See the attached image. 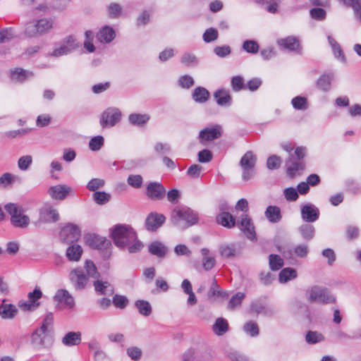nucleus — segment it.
<instances>
[{
  "label": "nucleus",
  "mask_w": 361,
  "mask_h": 361,
  "mask_svg": "<svg viewBox=\"0 0 361 361\" xmlns=\"http://www.w3.org/2000/svg\"><path fill=\"white\" fill-rule=\"evenodd\" d=\"M111 236L114 244L121 248L127 247L130 253L140 251L142 243L137 240V235L130 226L126 224H117L111 230Z\"/></svg>",
  "instance_id": "f257e3e1"
},
{
  "label": "nucleus",
  "mask_w": 361,
  "mask_h": 361,
  "mask_svg": "<svg viewBox=\"0 0 361 361\" xmlns=\"http://www.w3.org/2000/svg\"><path fill=\"white\" fill-rule=\"evenodd\" d=\"M307 149L304 147H298L293 154H290L286 161L288 176L293 178L300 176L305 168L303 159L306 156Z\"/></svg>",
  "instance_id": "f03ea898"
},
{
  "label": "nucleus",
  "mask_w": 361,
  "mask_h": 361,
  "mask_svg": "<svg viewBox=\"0 0 361 361\" xmlns=\"http://www.w3.org/2000/svg\"><path fill=\"white\" fill-rule=\"evenodd\" d=\"M6 212L11 216V224L17 228H27L30 222L28 216L25 214V210L19 204L8 203L4 206Z\"/></svg>",
  "instance_id": "7ed1b4c3"
},
{
  "label": "nucleus",
  "mask_w": 361,
  "mask_h": 361,
  "mask_svg": "<svg viewBox=\"0 0 361 361\" xmlns=\"http://www.w3.org/2000/svg\"><path fill=\"white\" fill-rule=\"evenodd\" d=\"M171 221L177 226H181V222H185L186 226H192L197 221V214L187 207H177L171 214Z\"/></svg>",
  "instance_id": "20e7f679"
},
{
  "label": "nucleus",
  "mask_w": 361,
  "mask_h": 361,
  "mask_svg": "<svg viewBox=\"0 0 361 361\" xmlns=\"http://www.w3.org/2000/svg\"><path fill=\"white\" fill-rule=\"evenodd\" d=\"M53 343L49 332L37 328L30 336V344L37 350H42L49 348Z\"/></svg>",
  "instance_id": "39448f33"
},
{
  "label": "nucleus",
  "mask_w": 361,
  "mask_h": 361,
  "mask_svg": "<svg viewBox=\"0 0 361 361\" xmlns=\"http://www.w3.org/2000/svg\"><path fill=\"white\" fill-rule=\"evenodd\" d=\"M78 47V42L76 39L72 36L65 37L61 42L56 44L51 51L48 53V56L54 57H60L67 55Z\"/></svg>",
  "instance_id": "423d86ee"
},
{
  "label": "nucleus",
  "mask_w": 361,
  "mask_h": 361,
  "mask_svg": "<svg viewBox=\"0 0 361 361\" xmlns=\"http://www.w3.org/2000/svg\"><path fill=\"white\" fill-rule=\"evenodd\" d=\"M308 300L310 302H317L322 304L334 303L336 298L326 288L319 286H313L307 290Z\"/></svg>",
  "instance_id": "0eeeda50"
},
{
  "label": "nucleus",
  "mask_w": 361,
  "mask_h": 361,
  "mask_svg": "<svg viewBox=\"0 0 361 361\" xmlns=\"http://www.w3.org/2000/svg\"><path fill=\"white\" fill-rule=\"evenodd\" d=\"M89 245L94 249L99 250L103 252V257L105 259L111 256V243L106 238L95 234L89 235L86 238Z\"/></svg>",
  "instance_id": "6e6552de"
},
{
  "label": "nucleus",
  "mask_w": 361,
  "mask_h": 361,
  "mask_svg": "<svg viewBox=\"0 0 361 361\" xmlns=\"http://www.w3.org/2000/svg\"><path fill=\"white\" fill-rule=\"evenodd\" d=\"M222 133V127L220 125L215 124L207 126L200 131L199 142L203 145H207L208 142L221 137Z\"/></svg>",
  "instance_id": "1a4fd4ad"
},
{
  "label": "nucleus",
  "mask_w": 361,
  "mask_h": 361,
  "mask_svg": "<svg viewBox=\"0 0 361 361\" xmlns=\"http://www.w3.org/2000/svg\"><path fill=\"white\" fill-rule=\"evenodd\" d=\"M81 236L80 228L73 224L63 226L59 233L60 240L66 244H74Z\"/></svg>",
  "instance_id": "9d476101"
},
{
  "label": "nucleus",
  "mask_w": 361,
  "mask_h": 361,
  "mask_svg": "<svg viewBox=\"0 0 361 361\" xmlns=\"http://www.w3.org/2000/svg\"><path fill=\"white\" fill-rule=\"evenodd\" d=\"M121 111L114 107L106 109L102 114L100 125L102 128H110L114 126L121 118Z\"/></svg>",
  "instance_id": "9b49d317"
},
{
  "label": "nucleus",
  "mask_w": 361,
  "mask_h": 361,
  "mask_svg": "<svg viewBox=\"0 0 361 361\" xmlns=\"http://www.w3.org/2000/svg\"><path fill=\"white\" fill-rule=\"evenodd\" d=\"M42 296V293L39 288H35L32 292H30L27 295V301H20L19 307L23 310L32 311L39 307V302H37Z\"/></svg>",
  "instance_id": "f8f14e48"
},
{
  "label": "nucleus",
  "mask_w": 361,
  "mask_h": 361,
  "mask_svg": "<svg viewBox=\"0 0 361 361\" xmlns=\"http://www.w3.org/2000/svg\"><path fill=\"white\" fill-rule=\"evenodd\" d=\"M47 192L53 200H63L68 197V195L72 194L73 190L72 188L68 185L59 184L50 187L48 189Z\"/></svg>",
  "instance_id": "ddd939ff"
},
{
  "label": "nucleus",
  "mask_w": 361,
  "mask_h": 361,
  "mask_svg": "<svg viewBox=\"0 0 361 361\" xmlns=\"http://www.w3.org/2000/svg\"><path fill=\"white\" fill-rule=\"evenodd\" d=\"M59 220L58 211L50 204H45L39 209V222L53 223Z\"/></svg>",
  "instance_id": "4468645a"
},
{
  "label": "nucleus",
  "mask_w": 361,
  "mask_h": 361,
  "mask_svg": "<svg viewBox=\"0 0 361 361\" xmlns=\"http://www.w3.org/2000/svg\"><path fill=\"white\" fill-rule=\"evenodd\" d=\"M238 226L250 240H255L256 234L251 219L247 214H243L238 221Z\"/></svg>",
  "instance_id": "2eb2a0df"
},
{
  "label": "nucleus",
  "mask_w": 361,
  "mask_h": 361,
  "mask_svg": "<svg viewBox=\"0 0 361 361\" xmlns=\"http://www.w3.org/2000/svg\"><path fill=\"white\" fill-rule=\"evenodd\" d=\"M54 300L64 308L72 309L75 306L73 297L66 289H59L54 295Z\"/></svg>",
  "instance_id": "dca6fc26"
},
{
  "label": "nucleus",
  "mask_w": 361,
  "mask_h": 361,
  "mask_svg": "<svg viewBox=\"0 0 361 361\" xmlns=\"http://www.w3.org/2000/svg\"><path fill=\"white\" fill-rule=\"evenodd\" d=\"M166 190L159 183L151 182L147 186V195L152 200H160L164 197Z\"/></svg>",
  "instance_id": "f3484780"
},
{
  "label": "nucleus",
  "mask_w": 361,
  "mask_h": 361,
  "mask_svg": "<svg viewBox=\"0 0 361 361\" xmlns=\"http://www.w3.org/2000/svg\"><path fill=\"white\" fill-rule=\"evenodd\" d=\"M302 219L309 223L316 221L319 216V210L312 204H306L301 207Z\"/></svg>",
  "instance_id": "a211bd4d"
},
{
  "label": "nucleus",
  "mask_w": 361,
  "mask_h": 361,
  "mask_svg": "<svg viewBox=\"0 0 361 361\" xmlns=\"http://www.w3.org/2000/svg\"><path fill=\"white\" fill-rule=\"evenodd\" d=\"M165 220L164 215L157 212H151L146 218V228L148 231H154L164 223Z\"/></svg>",
  "instance_id": "6ab92c4d"
},
{
  "label": "nucleus",
  "mask_w": 361,
  "mask_h": 361,
  "mask_svg": "<svg viewBox=\"0 0 361 361\" xmlns=\"http://www.w3.org/2000/svg\"><path fill=\"white\" fill-rule=\"evenodd\" d=\"M70 279L77 290H82L85 288L87 283V278L80 269H75L70 273Z\"/></svg>",
  "instance_id": "aec40b11"
},
{
  "label": "nucleus",
  "mask_w": 361,
  "mask_h": 361,
  "mask_svg": "<svg viewBox=\"0 0 361 361\" xmlns=\"http://www.w3.org/2000/svg\"><path fill=\"white\" fill-rule=\"evenodd\" d=\"M214 97L217 104L221 106H230L232 104V97L228 90L224 89L217 90L214 93Z\"/></svg>",
  "instance_id": "412c9836"
},
{
  "label": "nucleus",
  "mask_w": 361,
  "mask_h": 361,
  "mask_svg": "<svg viewBox=\"0 0 361 361\" xmlns=\"http://www.w3.org/2000/svg\"><path fill=\"white\" fill-rule=\"evenodd\" d=\"M18 309L14 305L4 300L0 305V317L4 319H13L17 314Z\"/></svg>",
  "instance_id": "4be33fe9"
},
{
  "label": "nucleus",
  "mask_w": 361,
  "mask_h": 361,
  "mask_svg": "<svg viewBox=\"0 0 361 361\" xmlns=\"http://www.w3.org/2000/svg\"><path fill=\"white\" fill-rule=\"evenodd\" d=\"M81 340V333L80 331H70L65 334L61 342L64 345L70 347L79 345Z\"/></svg>",
  "instance_id": "5701e85b"
},
{
  "label": "nucleus",
  "mask_w": 361,
  "mask_h": 361,
  "mask_svg": "<svg viewBox=\"0 0 361 361\" xmlns=\"http://www.w3.org/2000/svg\"><path fill=\"white\" fill-rule=\"evenodd\" d=\"M210 97L209 92L203 87H197L192 93V99L199 104L207 102Z\"/></svg>",
  "instance_id": "b1692460"
},
{
  "label": "nucleus",
  "mask_w": 361,
  "mask_h": 361,
  "mask_svg": "<svg viewBox=\"0 0 361 361\" xmlns=\"http://www.w3.org/2000/svg\"><path fill=\"white\" fill-rule=\"evenodd\" d=\"M82 252L81 246L74 243L67 248L66 255L69 261L78 262L81 258Z\"/></svg>",
  "instance_id": "393cba45"
},
{
  "label": "nucleus",
  "mask_w": 361,
  "mask_h": 361,
  "mask_svg": "<svg viewBox=\"0 0 361 361\" xmlns=\"http://www.w3.org/2000/svg\"><path fill=\"white\" fill-rule=\"evenodd\" d=\"M277 44L290 51H298L300 49L299 41L294 37L279 39Z\"/></svg>",
  "instance_id": "a878e982"
},
{
  "label": "nucleus",
  "mask_w": 361,
  "mask_h": 361,
  "mask_svg": "<svg viewBox=\"0 0 361 361\" xmlns=\"http://www.w3.org/2000/svg\"><path fill=\"white\" fill-rule=\"evenodd\" d=\"M114 29L109 26H104L97 35V38L100 42L109 43L115 37Z\"/></svg>",
  "instance_id": "bb28decb"
},
{
  "label": "nucleus",
  "mask_w": 361,
  "mask_h": 361,
  "mask_svg": "<svg viewBox=\"0 0 361 361\" xmlns=\"http://www.w3.org/2000/svg\"><path fill=\"white\" fill-rule=\"evenodd\" d=\"M149 252L158 257H164L168 252V248L161 242L154 241L149 245Z\"/></svg>",
  "instance_id": "cd10ccee"
},
{
  "label": "nucleus",
  "mask_w": 361,
  "mask_h": 361,
  "mask_svg": "<svg viewBox=\"0 0 361 361\" xmlns=\"http://www.w3.org/2000/svg\"><path fill=\"white\" fill-rule=\"evenodd\" d=\"M267 219L273 224L278 223L281 221L282 215L281 209L277 206H269L264 212Z\"/></svg>",
  "instance_id": "c85d7f7f"
},
{
  "label": "nucleus",
  "mask_w": 361,
  "mask_h": 361,
  "mask_svg": "<svg viewBox=\"0 0 361 361\" xmlns=\"http://www.w3.org/2000/svg\"><path fill=\"white\" fill-rule=\"evenodd\" d=\"M216 221L221 226L231 228L235 224V219L233 215L227 212H222L216 216Z\"/></svg>",
  "instance_id": "c756f323"
},
{
  "label": "nucleus",
  "mask_w": 361,
  "mask_h": 361,
  "mask_svg": "<svg viewBox=\"0 0 361 361\" xmlns=\"http://www.w3.org/2000/svg\"><path fill=\"white\" fill-rule=\"evenodd\" d=\"M150 119L147 114H131L128 116V121L133 126H142L145 125Z\"/></svg>",
  "instance_id": "7c9ffc66"
},
{
  "label": "nucleus",
  "mask_w": 361,
  "mask_h": 361,
  "mask_svg": "<svg viewBox=\"0 0 361 361\" xmlns=\"http://www.w3.org/2000/svg\"><path fill=\"white\" fill-rule=\"evenodd\" d=\"M334 78L333 73L322 75L317 81V87L324 92L330 90L331 81L334 80Z\"/></svg>",
  "instance_id": "2f4dec72"
},
{
  "label": "nucleus",
  "mask_w": 361,
  "mask_h": 361,
  "mask_svg": "<svg viewBox=\"0 0 361 361\" xmlns=\"http://www.w3.org/2000/svg\"><path fill=\"white\" fill-rule=\"evenodd\" d=\"M212 329L217 336H222L227 332L228 329V324L225 319L219 317L216 319L212 326Z\"/></svg>",
  "instance_id": "473e14b6"
},
{
  "label": "nucleus",
  "mask_w": 361,
  "mask_h": 361,
  "mask_svg": "<svg viewBox=\"0 0 361 361\" xmlns=\"http://www.w3.org/2000/svg\"><path fill=\"white\" fill-rule=\"evenodd\" d=\"M257 158L251 151L247 152L241 158L240 165L242 168H255Z\"/></svg>",
  "instance_id": "72a5a7b5"
},
{
  "label": "nucleus",
  "mask_w": 361,
  "mask_h": 361,
  "mask_svg": "<svg viewBox=\"0 0 361 361\" xmlns=\"http://www.w3.org/2000/svg\"><path fill=\"white\" fill-rule=\"evenodd\" d=\"M135 306L137 309L139 313L144 317H148L152 314V306L147 300H138L135 301Z\"/></svg>",
  "instance_id": "f704fd0d"
},
{
  "label": "nucleus",
  "mask_w": 361,
  "mask_h": 361,
  "mask_svg": "<svg viewBox=\"0 0 361 361\" xmlns=\"http://www.w3.org/2000/svg\"><path fill=\"white\" fill-rule=\"evenodd\" d=\"M201 253L203 256L202 259V267L206 271L212 269L216 262L214 257L209 256V250L207 248H202Z\"/></svg>",
  "instance_id": "c9c22d12"
},
{
  "label": "nucleus",
  "mask_w": 361,
  "mask_h": 361,
  "mask_svg": "<svg viewBox=\"0 0 361 361\" xmlns=\"http://www.w3.org/2000/svg\"><path fill=\"white\" fill-rule=\"evenodd\" d=\"M94 286L95 290L101 295L111 294L114 292V288L107 281H96L94 282Z\"/></svg>",
  "instance_id": "e433bc0d"
},
{
  "label": "nucleus",
  "mask_w": 361,
  "mask_h": 361,
  "mask_svg": "<svg viewBox=\"0 0 361 361\" xmlns=\"http://www.w3.org/2000/svg\"><path fill=\"white\" fill-rule=\"evenodd\" d=\"M297 277V272L293 268H284L279 274V280L280 283H286L287 281L295 279Z\"/></svg>",
  "instance_id": "4c0bfd02"
},
{
  "label": "nucleus",
  "mask_w": 361,
  "mask_h": 361,
  "mask_svg": "<svg viewBox=\"0 0 361 361\" xmlns=\"http://www.w3.org/2000/svg\"><path fill=\"white\" fill-rule=\"evenodd\" d=\"M219 252L223 257H232L237 255V250L234 245L224 244L221 245L219 248Z\"/></svg>",
  "instance_id": "58836bf2"
},
{
  "label": "nucleus",
  "mask_w": 361,
  "mask_h": 361,
  "mask_svg": "<svg viewBox=\"0 0 361 361\" xmlns=\"http://www.w3.org/2000/svg\"><path fill=\"white\" fill-rule=\"evenodd\" d=\"M299 231L305 240H310L313 238L315 229L311 224H303L299 228Z\"/></svg>",
  "instance_id": "ea45409f"
},
{
  "label": "nucleus",
  "mask_w": 361,
  "mask_h": 361,
  "mask_svg": "<svg viewBox=\"0 0 361 361\" xmlns=\"http://www.w3.org/2000/svg\"><path fill=\"white\" fill-rule=\"evenodd\" d=\"M251 310L252 311L256 312L257 314H262L266 316H271L274 313V311L272 308L257 303L252 304Z\"/></svg>",
  "instance_id": "a19ab883"
},
{
  "label": "nucleus",
  "mask_w": 361,
  "mask_h": 361,
  "mask_svg": "<svg viewBox=\"0 0 361 361\" xmlns=\"http://www.w3.org/2000/svg\"><path fill=\"white\" fill-rule=\"evenodd\" d=\"M269 267L273 271H277L283 266V259L278 255H270L269 256Z\"/></svg>",
  "instance_id": "79ce46f5"
},
{
  "label": "nucleus",
  "mask_w": 361,
  "mask_h": 361,
  "mask_svg": "<svg viewBox=\"0 0 361 361\" xmlns=\"http://www.w3.org/2000/svg\"><path fill=\"white\" fill-rule=\"evenodd\" d=\"M31 73H29L22 68H16L13 71H11V79L16 82H22L24 81L26 78H27L30 75H31Z\"/></svg>",
  "instance_id": "37998d69"
},
{
  "label": "nucleus",
  "mask_w": 361,
  "mask_h": 361,
  "mask_svg": "<svg viewBox=\"0 0 361 361\" xmlns=\"http://www.w3.org/2000/svg\"><path fill=\"white\" fill-rule=\"evenodd\" d=\"M328 41L332 47L335 56L343 61H345L344 54L336 41L331 36H328Z\"/></svg>",
  "instance_id": "c03bdc74"
},
{
  "label": "nucleus",
  "mask_w": 361,
  "mask_h": 361,
  "mask_svg": "<svg viewBox=\"0 0 361 361\" xmlns=\"http://www.w3.org/2000/svg\"><path fill=\"white\" fill-rule=\"evenodd\" d=\"M244 331L252 337H255L259 335V327L256 322L250 321L246 322L243 326Z\"/></svg>",
  "instance_id": "a18cd8bd"
},
{
  "label": "nucleus",
  "mask_w": 361,
  "mask_h": 361,
  "mask_svg": "<svg viewBox=\"0 0 361 361\" xmlns=\"http://www.w3.org/2000/svg\"><path fill=\"white\" fill-rule=\"evenodd\" d=\"M305 340L309 344H315L323 341L324 340V337L322 334L317 331H310L306 334Z\"/></svg>",
  "instance_id": "49530a36"
},
{
  "label": "nucleus",
  "mask_w": 361,
  "mask_h": 361,
  "mask_svg": "<svg viewBox=\"0 0 361 361\" xmlns=\"http://www.w3.org/2000/svg\"><path fill=\"white\" fill-rule=\"evenodd\" d=\"M291 104L293 108L297 110H306L308 107L307 99L300 96L293 98Z\"/></svg>",
  "instance_id": "de8ad7c7"
},
{
  "label": "nucleus",
  "mask_w": 361,
  "mask_h": 361,
  "mask_svg": "<svg viewBox=\"0 0 361 361\" xmlns=\"http://www.w3.org/2000/svg\"><path fill=\"white\" fill-rule=\"evenodd\" d=\"M242 47L246 52L252 54H257L259 49L258 43L255 40H245Z\"/></svg>",
  "instance_id": "09e8293b"
},
{
  "label": "nucleus",
  "mask_w": 361,
  "mask_h": 361,
  "mask_svg": "<svg viewBox=\"0 0 361 361\" xmlns=\"http://www.w3.org/2000/svg\"><path fill=\"white\" fill-rule=\"evenodd\" d=\"M111 199V195L104 191H97L93 193V200L98 204H104Z\"/></svg>",
  "instance_id": "8fccbe9b"
},
{
  "label": "nucleus",
  "mask_w": 361,
  "mask_h": 361,
  "mask_svg": "<svg viewBox=\"0 0 361 361\" xmlns=\"http://www.w3.org/2000/svg\"><path fill=\"white\" fill-rule=\"evenodd\" d=\"M127 183L132 188L138 189L140 188L142 185L143 178L140 175L131 174L128 176L127 178Z\"/></svg>",
  "instance_id": "3c124183"
},
{
  "label": "nucleus",
  "mask_w": 361,
  "mask_h": 361,
  "mask_svg": "<svg viewBox=\"0 0 361 361\" xmlns=\"http://www.w3.org/2000/svg\"><path fill=\"white\" fill-rule=\"evenodd\" d=\"M257 3L267 4V11L271 13H275L279 7V4L282 0H255Z\"/></svg>",
  "instance_id": "603ef678"
},
{
  "label": "nucleus",
  "mask_w": 361,
  "mask_h": 361,
  "mask_svg": "<svg viewBox=\"0 0 361 361\" xmlns=\"http://www.w3.org/2000/svg\"><path fill=\"white\" fill-rule=\"evenodd\" d=\"M194 83L193 78L189 75H182L178 80V85L183 89H190L194 85Z\"/></svg>",
  "instance_id": "864d4df0"
},
{
  "label": "nucleus",
  "mask_w": 361,
  "mask_h": 361,
  "mask_svg": "<svg viewBox=\"0 0 361 361\" xmlns=\"http://www.w3.org/2000/svg\"><path fill=\"white\" fill-rule=\"evenodd\" d=\"M25 34L29 37L40 36L37 23L31 22L26 25Z\"/></svg>",
  "instance_id": "5fc2aeb1"
},
{
  "label": "nucleus",
  "mask_w": 361,
  "mask_h": 361,
  "mask_svg": "<svg viewBox=\"0 0 361 361\" xmlns=\"http://www.w3.org/2000/svg\"><path fill=\"white\" fill-rule=\"evenodd\" d=\"M40 35L46 33L53 27V22L47 19H41L36 22Z\"/></svg>",
  "instance_id": "6e6d98bb"
},
{
  "label": "nucleus",
  "mask_w": 361,
  "mask_h": 361,
  "mask_svg": "<svg viewBox=\"0 0 361 361\" xmlns=\"http://www.w3.org/2000/svg\"><path fill=\"white\" fill-rule=\"evenodd\" d=\"M231 83L232 89L235 92H239L242 90H246L245 85L244 84V80L240 75L233 77Z\"/></svg>",
  "instance_id": "4d7b16f0"
},
{
  "label": "nucleus",
  "mask_w": 361,
  "mask_h": 361,
  "mask_svg": "<svg viewBox=\"0 0 361 361\" xmlns=\"http://www.w3.org/2000/svg\"><path fill=\"white\" fill-rule=\"evenodd\" d=\"M32 164V157L31 155H24L19 158L18 166L21 171H27Z\"/></svg>",
  "instance_id": "13d9d810"
},
{
  "label": "nucleus",
  "mask_w": 361,
  "mask_h": 361,
  "mask_svg": "<svg viewBox=\"0 0 361 361\" xmlns=\"http://www.w3.org/2000/svg\"><path fill=\"white\" fill-rule=\"evenodd\" d=\"M180 61L187 66H194L198 63L197 57L190 53L183 54L180 58Z\"/></svg>",
  "instance_id": "bf43d9fd"
},
{
  "label": "nucleus",
  "mask_w": 361,
  "mask_h": 361,
  "mask_svg": "<svg viewBox=\"0 0 361 361\" xmlns=\"http://www.w3.org/2000/svg\"><path fill=\"white\" fill-rule=\"evenodd\" d=\"M282 163V159L280 157L276 155L270 156L267 161V166L270 170L279 169Z\"/></svg>",
  "instance_id": "052dcab7"
},
{
  "label": "nucleus",
  "mask_w": 361,
  "mask_h": 361,
  "mask_svg": "<svg viewBox=\"0 0 361 361\" xmlns=\"http://www.w3.org/2000/svg\"><path fill=\"white\" fill-rule=\"evenodd\" d=\"M104 137L101 135H97L90 140L89 147L92 151H98L104 145Z\"/></svg>",
  "instance_id": "680f3d73"
},
{
  "label": "nucleus",
  "mask_w": 361,
  "mask_h": 361,
  "mask_svg": "<svg viewBox=\"0 0 361 361\" xmlns=\"http://www.w3.org/2000/svg\"><path fill=\"white\" fill-rule=\"evenodd\" d=\"M245 298V294L243 293H237L228 302V309L233 310L234 308L240 306L243 300Z\"/></svg>",
  "instance_id": "e2e57ef3"
},
{
  "label": "nucleus",
  "mask_w": 361,
  "mask_h": 361,
  "mask_svg": "<svg viewBox=\"0 0 361 361\" xmlns=\"http://www.w3.org/2000/svg\"><path fill=\"white\" fill-rule=\"evenodd\" d=\"M54 322V315L51 312H48L45 314L44 318L42 322L41 326L39 327L44 331L49 332L52 327Z\"/></svg>",
  "instance_id": "0e129e2a"
},
{
  "label": "nucleus",
  "mask_w": 361,
  "mask_h": 361,
  "mask_svg": "<svg viewBox=\"0 0 361 361\" xmlns=\"http://www.w3.org/2000/svg\"><path fill=\"white\" fill-rule=\"evenodd\" d=\"M202 170L203 167L202 166L193 164L188 168L187 175L191 178H197L200 177Z\"/></svg>",
  "instance_id": "69168bd1"
},
{
  "label": "nucleus",
  "mask_w": 361,
  "mask_h": 361,
  "mask_svg": "<svg viewBox=\"0 0 361 361\" xmlns=\"http://www.w3.org/2000/svg\"><path fill=\"white\" fill-rule=\"evenodd\" d=\"M112 302L116 307L119 309H124L128 303V300L126 296L116 295L113 298Z\"/></svg>",
  "instance_id": "338daca9"
},
{
  "label": "nucleus",
  "mask_w": 361,
  "mask_h": 361,
  "mask_svg": "<svg viewBox=\"0 0 361 361\" xmlns=\"http://www.w3.org/2000/svg\"><path fill=\"white\" fill-rule=\"evenodd\" d=\"M104 185V180L101 178H92L87 184V188L90 191H96V190L101 188Z\"/></svg>",
  "instance_id": "774afa93"
}]
</instances>
